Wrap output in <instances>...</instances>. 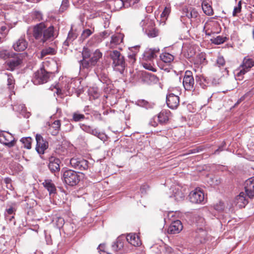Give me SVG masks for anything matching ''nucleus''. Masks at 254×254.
Returning a JSON list of instances; mask_svg holds the SVG:
<instances>
[{"label": "nucleus", "mask_w": 254, "mask_h": 254, "mask_svg": "<svg viewBox=\"0 0 254 254\" xmlns=\"http://www.w3.org/2000/svg\"><path fill=\"white\" fill-rule=\"evenodd\" d=\"M170 113V112L168 110H162L158 115L159 122L161 124L167 123L169 121V117Z\"/></svg>", "instance_id": "nucleus-27"}, {"label": "nucleus", "mask_w": 254, "mask_h": 254, "mask_svg": "<svg viewBox=\"0 0 254 254\" xmlns=\"http://www.w3.org/2000/svg\"><path fill=\"white\" fill-rule=\"evenodd\" d=\"M56 50L51 47H48L43 49L41 52V57L43 58L47 55H54L56 54Z\"/></svg>", "instance_id": "nucleus-38"}, {"label": "nucleus", "mask_w": 254, "mask_h": 254, "mask_svg": "<svg viewBox=\"0 0 254 254\" xmlns=\"http://www.w3.org/2000/svg\"><path fill=\"white\" fill-rule=\"evenodd\" d=\"M96 73L101 82L103 83H105L107 85H109L110 83V80L104 71H101V72H99V71L97 70Z\"/></svg>", "instance_id": "nucleus-31"}, {"label": "nucleus", "mask_w": 254, "mask_h": 254, "mask_svg": "<svg viewBox=\"0 0 254 254\" xmlns=\"http://www.w3.org/2000/svg\"><path fill=\"white\" fill-rule=\"evenodd\" d=\"M112 247L114 252L121 253L120 251L123 248L124 243L121 239L118 238L112 245Z\"/></svg>", "instance_id": "nucleus-35"}, {"label": "nucleus", "mask_w": 254, "mask_h": 254, "mask_svg": "<svg viewBox=\"0 0 254 254\" xmlns=\"http://www.w3.org/2000/svg\"><path fill=\"white\" fill-rule=\"evenodd\" d=\"M7 86L9 89L11 91L13 89L15 84V80L11 74H9L7 75Z\"/></svg>", "instance_id": "nucleus-43"}, {"label": "nucleus", "mask_w": 254, "mask_h": 254, "mask_svg": "<svg viewBox=\"0 0 254 254\" xmlns=\"http://www.w3.org/2000/svg\"><path fill=\"white\" fill-rule=\"evenodd\" d=\"M217 64L220 66H223L225 64V61L223 56H219L217 59Z\"/></svg>", "instance_id": "nucleus-54"}, {"label": "nucleus", "mask_w": 254, "mask_h": 254, "mask_svg": "<svg viewBox=\"0 0 254 254\" xmlns=\"http://www.w3.org/2000/svg\"><path fill=\"white\" fill-rule=\"evenodd\" d=\"M195 223L197 228L202 227L204 229L205 226V222L204 219L199 216L195 217Z\"/></svg>", "instance_id": "nucleus-44"}, {"label": "nucleus", "mask_w": 254, "mask_h": 254, "mask_svg": "<svg viewBox=\"0 0 254 254\" xmlns=\"http://www.w3.org/2000/svg\"><path fill=\"white\" fill-rule=\"evenodd\" d=\"M166 103L171 109H176L180 105V97L174 93H169L166 96Z\"/></svg>", "instance_id": "nucleus-15"}, {"label": "nucleus", "mask_w": 254, "mask_h": 254, "mask_svg": "<svg viewBox=\"0 0 254 254\" xmlns=\"http://www.w3.org/2000/svg\"><path fill=\"white\" fill-rule=\"evenodd\" d=\"M142 75L144 80L147 82L150 81L151 82L156 83L158 80V78L156 75L148 72H143Z\"/></svg>", "instance_id": "nucleus-30"}, {"label": "nucleus", "mask_w": 254, "mask_h": 254, "mask_svg": "<svg viewBox=\"0 0 254 254\" xmlns=\"http://www.w3.org/2000/svg\"><path fill=\"white\" fill-rule=\"evenodd\" d=\"M171 12V8L170 7H165L164 9V10L162 12L161 14V17H167L169 13Z\"/></svg>", "instance_id": "nucleus-56"}, {"label": "nucleus", "mask_w": 254, "mask_h": 254, "mask_svg": "<svg viewBox=\"0 0 254 254\" xmlns=\"http://www.w3.org/2000/svg\"><path fill=\"white\" fill-rule=\"evenodd\" d=\"M136 104L140 107L145 108L146 109H151L153 107L154 104L151 102H149L144 99H139L138 100Z\"/></svg>", "instance_id": "nucleus-34"}, {"label": "nucleus", "mask_w": 254, "mask_h": 254, "mask_svg": "<svg viewBox=\"0 0 254 254\" xmlns=\"http://www.w3.org/2000/svg\"><path fill=\"white\" fill-rule=\"evenodd\" d=\"M85 119V117L83 114H80L78 112H74L72 114V122H80Z\"/></svg>", "instance_id": "nucleus-41"}, {"label": "nucleus", "mask_w": 254, "mask_h": 254, "mask_svg": "<svg viewBox=\"0 0 254 254\" xmlns=\"http://www.w3.org/2000/svg\"><path fill=\"white\" fill-rule=\"evenodd\" d=\"M52 75L53 72L48 71L43 66L34 73L32 81L35 85L44 84L50 80Z\"/></svg>", "instance_id": "nucleus-4"}, {"label": "nucleus", "mask_w": 254, "mask_h": 254, "mask_svg": "<svg viewBox=\"0 0 254 254\" xmlns=\"http://www.w3.org/2000/svg\"><path fill=\"white\" fill-rule=\"evenodd\" d=\"M48 168L52 174L55 176L59 174L60 171L61 160L54 156H51L49 158Z\"/></svg>", "instance_id": "nucleus-13"}, {"label": "nucleus", "mask_w": 254, "mask_h": 254, "mask_svg": "<svg viewBox=\"0 0 254 254\" xmlns=\"http://www.w3.org/2000/svg\"><path fill=\"white\" fill-rule=\"evenodd\" d=\"M93 117L95 120L102 121L103 119L101 116V114L97 111H93L92 113Z\"/></svg>", "instance_id": "nucleus-57"}, {"label": "nucleus", "mask_w": 254, "mask_h": 254, "mask_svg": "<svg viewBox=\"0 0 254 254\" xmlns=\"http://www.w3.org/2000/svg\"><path fill=\"white\" fill-rule=\"evenodd\" d=\"M128 62L133 64L136 61L135 54L128 53Z\"/></svg>", "instance_id": "nucleus-55"}, {"label": "nucleus", "mask_w": 254, "mask_h": 254, "mask_svg": "<svg viewBox=\"0 0 254 254\" xmlns=\"http://www.w3.org/2000/svg\"><path fill=\"white\" fill-rule=\"evenodd\" d=\"M183 225L180 220H177L172 222L168 228V232L171 234L179 233L183 229Z\"/></svg>", "instance_id": "nucleus-22"}, {"label": "nucleus", "mask_w": 254, "mask_h": 254, "mask_svg": "<svg viewBox=\"0 0 254 254\" xmlns=\"http://www.w3.org/2000/svg\"><path fill=\"white\" fill-rule=\"evenodd\" d=\"M186 16L190 19H193L195 20L199 19L200 17L197 11L194 8L192 7H190V9L188 10Z\"/></svg>", "instance_id": "nucleus-32"}, {"label": "nucleus", "mask_w": 254, "mask_h": 254, "mask_svg": "<svg viewBox=\"0 0 254 254\" xmlns=\"http://www.w3.org/2000/svg\"><path fill=\"white\" fill-rule=\"evenodd\" d=\"M140 0H123L125 4V8L133 6L139 2Z\"/></svg>", "instance_id": "nucleus-47"}, {"label": "nucleus", "mask_w": 254, "mask_h": 254, "mask_svg": "<svg viewBox=\"0 0 254 254\" xmlns=\"http://www.w3.org/2000/svg\"><path fill=\"white\" fill-rule=\"evenodd\" d=\"M92 31L89 29H86L84 30L80 37V40L83 41L86 38L89 37L92 34Z\"/></svg>", "instance_id": "nucleus-45"}, {"label": "nucleus", "mask_w": 254, "mask_h": 254, "mask_svg": "<svg viewBox=\"0 0 254 254\" xmlns=\"http://www.w3.org/2000/svg\"><path fill=\"white\" fill-rule=\"evenodd\" d=\"M174 196L176 199L179 200L180 199H182L184 197V195L181 192L178 191L175 192Z\"/></svg>", "instance_id": "nucleus-61"}, {"label": "nucleus", "mask_w": 254, "mask_h": 254, "mask_svg": "<svg viewBox=\"0 0 254 254\" xmlns=\"http://www.w3.org/2000/svg\"><path fill=\"white\" fill-rule=\"evenodd\" d=\"M28 46V42L24 37H20L13 44V48L16 51H23Z\"/></svg>", "instance_id": "nucleus-19"}, {"label": "nucleus", "mask_w": 254, "mask_h": 254, "mask_svg": "<svg viewBox=\"0 0 254 254\" xmlns=\"http://www.w3.org/2000/svg\"><path fill=\"white\" fill-rule=\"evenodd\" d=\"M242 9V1L240 0L238 2V5L235 6L233 11V16H236L238 13L241 11Z\"/></svg>", "instance_id": "nucleus-50"}, {"label": "nucleus", "mask_w": 254, "mask_h": 254, "mask_svg": "<svg viewBox=\"0 0 254 254\" xmlns=\"http://www.w3.org/2000/svg\"><path fill=\"white\" fill-rule=\"evenodd\" d=\"M144 33L149 38H154L159 35V30L155 27V25L150 22L147 24L146 27L143 28Z\"/></svg>", "instance_id": "nucleus-18"}, {"label": "nucleus", "mask_w": 254, "mask_h": 254, "mask_svg": "<svg viewBox=\"0 0 254 254\" xmlns=\"http://www.w3.org/2000/svg\"><path fill=\"white\" fill-rule=\"evenodd\" d=\"M0 142L8 147H12L15 145L16 140L11 133L8 132L1 131L0 132Z\"/></svg>", "instance_id": "nucleus-12"}, {"label": "nucleus", "mask_w": 254, "mask_h": 254, "mask_svg": "<svg viewBox=\"0 0 254 254\" xmlns=\"http://www.w3.org/2000/svg\"><path fill=\"white\" fill-rule=\"evenodd\" d=\"M190 201L194 204H202L205 202L204 194L200 189L191 191L189 195Z\"/></svg>", "instance_id": "nucleus-9"}, {"label": "nucleus", "mask_w": 254, "mask_h": 254, "mask_svg": "<svg viewBox=\"0 0 254 254\" xmlns=\"http://www.w3.org/2000/svg\"><path fill=\"white\" fill-rule=\"evenodd\" d=\"M102 57V53L99 49H96L92 54L88 61L83 62V69H89L97 65L99 60Z\"/></svg>", "instance_id": "nucleus-8"}, {"label": "nucleus", "mask_w": 254, "mask_h": 254, "mask_svg": "<svg viewBox=\"0 0 254 254\" xmlns=\"http://www.w3.org/2000/svg\"><path fill=\"white\" fill-rule=\"evenodd\" d=\"M80 127L84 131L97 136L102 140H104L106 137L104 133L99 131L96 128H93L92 127L84 124H80Z\"/></svg>", "instance_id": "nucleus-14"}, {"label": "nucleus", "mask_w": 254, "mask_h": 254, "mask_svg": "<svg viewBox=\"0 0 254 254\" xmlns=\"http://www.w3.org/2000/svg\"><path fill=\"white\" fill-rule=\"evenodd\" d=\"M81 175L72 170L65 171L62 176V180L66 185L74 187L77 185L81 179Z\"/></svg>", "instance_id": "nucleus-3"}, {"label": "nucleus", "mask_w": 254, "mask_h": 254, "mask_svg": "<svg viewBox=\"0 0 254 254\" xmlns=\"http://www.w3.org/2000/svg\"><path fill=\"white\" fill-rule=\"evenodd\" d=\"M165 253L167 254H172L173 250L171 247H168V246H166L165 247Z\"/></svg>", "instance_id": "nucleus-64"}, {"label": "nucleus", "mask_w": 254, "mask_h": 254, "mask_svg": "<svg viewBox=\"0 0 254 254\" xmlns=\"http://www.w3.org/2000/svg\"><path fill=\"white\" fill-rule=\"evenodd\" d=\"M246 193L244 192H241L237 195L235 199V203L239 208L245 207L248 203V199L246 198Z\"/></svg>", "instance_id": "nucleus-20"}, {"label": "nucleus", "mask_w": 254, "mask_h": 254, "mask_svg": "<svg viewBox=\"0 0 254 254\" xmlns=\"http://www.w3.org/2000/svg\"><path fill=\"white\" fill-rule=\"evenodd\" d=\"M108 57L112 61V66L116 71L123 73L127 66L125 57L118 50L110 51Z\"/></svg>", "instance_id": "nucleus-2"}, {"label": "nucleus", "mask_w": 254, "mask_h": 254, "mask_svg": "<svg viewBox=\"0 0 254 254\" xmlns=\"http://www.w3.org/2000/svg\"><path fill=\"white\" fill-rule=\"evenodd\" d=\"M245 190L247 196L249 198H252L254 196V177L246 181Z\"/></svg>", "instance_id": "nucleus-17"}, {"label": "nucleus", "mask_w": 254, "mask_h": 254, "mask_svg": "<svg viewBox=\"0 0 254 254\" xmlns=\"http://www.w3.org/2000/svg\"><path fill=\"white\" fill-rule=\"evenodd\" d=\"M33 16L34 18L39 21L43 20V15L40 11H35L33 13Z\"/></svg>", "instance_id": "nucleus-58"}, {"label": "nucleus", "mask_w": 254, "mask_h": 254, "mask_svg": "<svg viewBox=\"0 0 254 254\" xmlns=\"http://www.w3.org/2000/svg\"><path fill=\"white\" fill-rule=\"evenodd\" d=\"M9 29L6 26H2L0 28V34L3 36H5L8 33Z\"/></svg>", "instance_id": "nucleus-59"}, {"label": "nucleus", "mask_w": 254, "mask_h": 254, "mask_svg": "<svg viewBox=\"0 0 254 254\" xmlns=\"http://www.w3.org/2000/svg\"><path fill=\"white\" fill-rule=\"evenodd\" d=\"M44 188L49 191L50 195H54L57 193V189L52 180L47 179L43 183Z\"/></svg>", "instance_id": "nucleus-23"}, {"label": "nucleus", "mask_w": 254, "mask_h": 254, "mask_svg": "<svg viewBox=\"0 0 254 254\" xmlns=\"http://www.w3.org/2000/svg\"><path fill=\"white\" fill-rule=\"evenodd\" d=\"M254 66V61L248 57H245L240 66V70L237 73L236 77L238 79H243V75L247 72L253 66Z\"/></svg>", "instance_id": "nucleus-5"}, {"label": "nucleus", "mask_w": 254, "mask_h": 254, "mask_svg": "<svg viewBox=\"0 0 254 254\" xmlns=\"http://www.w3.org/2000/svg\"><path fill=\"white\" fill-rule=\"evenodd\" d=\"M70 164L76 170L84 171L88 169L89 162L82 157H74L70 159Z\"/></svg>", "instance_id": "nucleus-7"}, {"label": "nucleus", "mask_w": 254, "mask_h": 254, "mask_svg": "<svg viewBox=\"0 0 254 254\" xmlns=\"http://www.w3.org/2000/svg\"><path fill=\"white\" fill-rule=\"evenodd\" d=\"M61 122L60 120H56L52 124L49 128V130L53 135H57L61 128Z\"/></svg>", "instance_id": "nucleus-28"}, {"label": "nucleus", "mask_w": 254, "mask_h": 254, "mask_svg": "<svg viewBox=\"0 0 254 254\" xmlns=\"http://www.w3.org/2000/svg\"><path fill=\"white\" fill-rule=\"evenodd\" d=\"M207 62L206 60L205 54L203 53L198 54L194 59V64L199 66V65H205Z\"/></svg>", "instance_id": "nucleus-29"}, {"label": "nucleus", "mask_w": 254, "mask_h": 254, "mask_svg": "<svg viewBox=\"0 0 254 254\" xmlns=\"http://www.w3.org/2000/svg\"><path fill=\"white\" fill-rule=\"evenodd\" d=\"M126 239L129 243L134 246H139L141 244L139 237L135 233L127 234Z\"/></svg>", "instance_id": "nucleus-25"}, {"label": "nucleus", "mask_w": 254, "mask_h": 254, "mask_svg": "<svg viewBox=\"0 0 254 254\" xmlns=\"http://www.w3.org/2000/svg\"><path fill=\"white\" fill-rule=\"evenodd\" d=\"M160 58L164 63H170L173 61L174 57L173 55L168 53H164L160 55Z\"/></svg>", "instance_id": "nucleus-36"}, {"label": "nucleus", "mask_w": 254, "mask_h": 254, "mask_svg": "<svg viewBox=\"0 0 254 254\" xmlns=\"http://www.w3.org/2000/svg\"><path fill=\"white\" fill-rule=\"evenodd\" d=\"M22 56L20 54H15L10 59L5 62V67L6 69L13 71L19 68L22 63Z\"/></svg>", "instance_id": "nucleus-6"}, {"label": "nucleus", "mask_w": 254, "mask_h": 254, "mask_svg": "<svg viewBox=\"0 0 254 254\" xmlns=\"http://www.w3.org/2000/svg\"><path fill=\"white\" fill-rule=\"evenodd\" d=\"M183 85L185 89L188 91L194 90L195 85H194V79L192 75V73L190 70H187L185 73L183 79Z\"/></svg>", "instance_id": "nucleus-10"}, {"label": "nucleus", "mask_w": 254, "mask_h": 254, "mask_svg": "<svg viewBox=\"0 0 254 254\" xmlns=\"http://www.w3.org/2000/svg\"><path fill=\"white\" fill-rule=\"evenodd\" d=\"M17 210V204L16 202H12L8 204L5 210L6 214L9 215L14 214Z\"/></svg>", "instance_id": "nucleus-37"}, {"label": "nucleus", "mask_w": 254, "mask_h": 254, "mask_svg": "<svg viewBox=\"0 0 254 254\" xmlns=\"http://www.w3.org/2000/svg\"><path fill=\"white\" fill-rule=\"evenodd\" d=\"M140 48L139 45H136L134 47L129 48V53L135 54L136 56L137 53L138 52Z\"/></svg>", "instance_id": "nucleus-60"}, {"label": "nucleus", "mask_w": 254, "mask_h": 254, "mask_svg": "<svg viewBox=\"0 0 254 254\" xmlns=\"http://www.w3.org/2000/svg\"><path fill=\"white\" fill-rule=\"evenodd\" d=\"M160 51L158 48L149 49L146 50L143 53V56L144 60L151 61L157 57L156 54Z\"/></svg>", "instance_id": "nucleus-21"}, {"label": "nucleus", "mask_w": 254, "mask_h": 254, "mask_svg": "<svg viewBox=\"0 0 254 254\" xmlns=\"http://www.w3.org/2000/svg\"><path fill=\"white\" fill-rule=\"evenodd\" d=\"M114 5L117 9H121L122 7H125V4L123 0H114Z\"/></svg>", "instance_id": "nucleus-49"}, {"label": "nucleus", "mask_w": 254, "mask_h": 254, "mask_svg": "<svg viewBox=\"0 0 254 254\" xmlns=\"http://www.w3.org/2000/svg\"><path fill=\"white\" fill-rule=\"evenodd\" d=\"M123 40V37L120 35H116L112 36L111 43L116 45L119 44Z\"/></svg>", "instance_id": "nucleus-46"}, {"label": "nucleus", "mask_w": 254, "mask_h": 254, "mask_svg": "<svg viewBox=\"0 0 254 254\" xmlns=\"http://www.w3.org/2000/svg\"><path fill=\"white\" fill-rule=\"evenodd\" d=\"M15 55V53H10L7 50H2L0 51V58L4 60L10 59L13 56Z\"/></svg>", "instance_id": "nucleus-42"}, {"label": "nucleus", "mask_w": 254, "mask_h": 254, "mask_svg": "<svg viewBox=\"0 0 254 254\" xmlns=\"http://www.w3.org/2000/svg\"><path fill=\"white\" fill-rule=\"evenodd\" d=\"M201 7L203 12L208 16L214 14L213 9L211 4L206 0H203L201 2Z\"/></svg>", "instance_id": "nucleus-26"}, {"label": "nucleus", "mask_w": 254, "mask_h": 254, "mask_svg": "<svg viewBox=\"0 0 254 254\" xmlns=\"http://www.w3.org/2000/svg\"><path fill=\"white\" fill-rule=\"evenodd\" d=\"M33 35L34 38L43 44L55 40L58 36L54 26L47 27L43 22L36 24L33 28Z\"/></svg>", "instance_id": "nucleus-1"}, {"label": "nucleus", "mask_w": 254, "mask_h": 254, "mask_svg": "<svg viewBox=\"0 0 254 254\" xmlns=\"http://www.w3.org/2000/svg\"><path fill=\"white\" fill-rule=\"evenodd\" d=\"M33 141L31 137H24L20 139V142L22 144V147L24 148L30 149L31 148V143Z\"/></svg>", "instance_id": "nucleus-33"}, {"label": "nucleus", "mask_w": 254, "mask_h": 254, "mask_svg": "<svg viewBox=\"0 0 254 254\" xmlns=\"http://www.w3.org/2000/svg\"><path fill=\"white\" fill-rule=\"evenodd\" d=\"M224 203L222 201H220L218 203L215 204L214 206V208L219 212L222 211L224 209Z\"/></svg>", "instance_id": "nucleus-51"}, {"label": "nucleus", "mask_w": 254, "mask_h": 254, "mask_svg": "<svg viewBox=\"0 0 254 254\" xmlns=\"http://www.w3.org/2000/svg\"><path fill=\"white\" fill-rule=\"evenodd\" d=\"M195 81H196V84H195L196 87L197 85H198L202 88L205 89L207 86V85L204 82V81H205V77L203 76L196 75L195 76Z\"/></svg>", "instance_id": "nucleus-40"}, {"label": "nucleus", "mask_w": 254, "mask_h": 254, "mask_svg": "<svg viewBox=\"0 0 254 254\" xmlns=\"http://www.w3.org/2000/svg\"><path fill=\"white\" fill-rule=\"evenodd\" d=\"M227 40L226 37L222 36H218L216 37H213L210 39L212 43L216 45H220L224 43Z\"/></svg>", "instance_id": "nucleus-39"}, {"label": "nucleus", "mask_w": 254, "mask_h": 254, "mask_svg": "<svg viewBox=\"0 0 254 254\" xmlns=\"http://www.w3.org/2000/svg\"><path fill=\"white\" fill-rule=\"evenodd\" d=\"M69 6L68 0H63L61 7L59 9L60 12H64L66 10Z\"/></svg>", "instance_id": "nucleus-48"}, {"label": "nucleus", "mask_w": 254, "mask_h": 254, "mask_svg": "<svg viewBox=\"0 0 254 254\" xmlns=\"http://www.w3.org/2000/svg\"><path fill=\"white\" fill-rule=\"evenodd\" d=\"M92 54V51L88 47H84L83 48L81 53L82 59L79 62L80 68L83 69V62L84 61H88V60L90 58Z\"/></svg>", "instance_id": "nucleus-24"}, {"label": "nucleus", "mask_w": 254, "mask_h": 254, "mask_svg": "<svg viewBox=\"0 0 254 254\" xmlns=\"http://www.w3.org/2000/svg\"><path fill=\"white\" fill-rule=\"evenodd\" d=\"M110 35V32H109L108 31H104L103 32H102L99 34L97 36V37H99V39L100 41H102V39H105Z\"/></svg>", "instance_id": "nucleus-52"}, {"label": "nucleus", "mask_w": 254, "mask_h": 254, "mask_svg": "<svg viewBox=\"0 0 254 254\" xmlns=\"http://www.w3.org/2000/svg\"><path fill=\"white\" fill-rule=\"evenodd\" d=\"M226 143L225 141H223L220 146L214 151V154H219L220 152L225 149Z\"/></svg>", "instance_id": "nucleus-53"}, {"label": "nucleus", "mask_w": 254, "mask_h": 254, "mask_svg": "<svg viewBox=\"0 0 254 254\" xmlns=\"http://www.w3.org/2000/svg\"><path fill=\"white\" fill-rule=\"evenodd\" d=\"M247 18L249 21H253L254 20V12L251 11V13L249 14Z\"/></svg>", "instance_id": "nucleus-63"}, {"label": "nucleus", "mask_w": 254, "mask_h": 254, "mask_svg": "<svg viewBox=\"0 0 254 254\" xmlns=\"http://www.w3.org/2000/svg\"><path fill=\"white\" fill-rule=\"evenodd\" d=\"M36 140V150L38 154H43L45 151L49 147V143L47 141L44 139L40 134H36L35 136Z\"/></svg>", "instance_id": "nucleus-11"}, {"label": "nucleus", "mask_w": 254, "mask_h": 254, "mask_svg": "<svg viewBox=\"0 0 254 254\" xmlns=\"http://www.w3.org/2000/svg\"><path fill=\"white\" fill-rule=\"evenodd\" d=\"M207 231L202 227L197 228L193 235L196 244L204 243L206 241Z\"/></svg>", "instance_id": "nucleus-16"}, {"label": "nucleus", "mask_w": 254, "mask_h": 254, "mask_svg": "<svg viewBox=\"0 0 254 254\" xmlns=\"http://www.w3.org/2000/svg\"><path fill=\"white\" fill-rule=\"evenodd\" d=\"M71 1L74 5L77 7L83 3L84 0H71Z\"/></svg>", "instance_id": "nucleus-62"}]
</instances>
